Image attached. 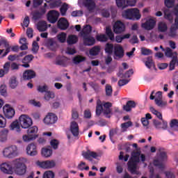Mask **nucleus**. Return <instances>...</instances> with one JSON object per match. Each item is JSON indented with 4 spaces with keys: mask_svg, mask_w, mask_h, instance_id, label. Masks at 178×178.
Listing matches in <instances>:
<instances>
[{
    "mask_svg": "<svg viewBox=\"0 0 178 178\" xmlns=\"http://www.w3.org/2000/svg\"><path fill=\"white\" fill-rule=\"evenodd\" d=\"M92 31V27L87 25L83 31H81V35L83 37V44L86 47H92L95 44V38L90 34Z\"/></svg>",
    "mask_w": 178,
    "mask_h": 178,
    "instance_id": "obj_1",
    "label": "nucleus"
},
{
    "mask_svg": "<svg viewBox=\"0 0 178 178\" xmlns=\"http://www.w3.org/2000/svg\"><path fill=\"white\" fill-rule=\"evenodd\" d=\"M168 159V155L166 152L164 151L163 147H159V153H157V158L153 160V165L159 168L160 170L165 168L164 161Z\"/></svg>",
    "mask_w": 178,
    "mask_h": 178,
    "instance_id": "obj_2",
    "label": "nucleus"
},
{
    "mask_svg": "<svg viewBox=\"0 0 178 178\" xmlns=\"http://www.w3.org/2000/svg\"><path fill=\"white\" fill-rule=\"evenodd\" d=\"M122 15L125 19L130 20H139L141 17L138 8L128 9L123 13Z\"/></svg>",
    "mask_w": 178,
    "mask_h": 178,
    "instance_id": "obj_3",
    "label": "nucleus"
},
{
    "mask_svg": "<svg viewBox=\"0 0 178 178\" xmlns=\"http://www.w3.org/2000/svg\"><path fill=\"white\" fill-rule=\"evenodd\" d=\"M38 131V128L36 126L29 127L27 130L28 135L23 136V140L24 142L29 143L31 140H34L38 138L36 134Z\"/></svg>",
    "mask_w": 178,
    "mask_h": 178,
    "instance_id": "obj_4",
    "label": "nucleus"
},
{
    "mask_svg": "<svg viewBox=\"0 0 178 178\" xmlns=\"http://www.w3.org/2000/svg\"><path fill=\"white\" fill-rule=\"evenodd\" d=\"M14 165L15 172L17 175H23L25 174L26 167L21 158L17 159L14 161Z\"/></svg>",
    "mask_w": 178,
    "mask_h": 178,
    "instance_id": "obj_5",
    "label": "nucleus"
},
{
    "mask_svg": "<svg viewBox=\"0 0 178 178\" xmlns=\"http://www.w3.org/2000/svg\"><path fill=\"white\" fill-rule=\"evenodd\" d=\"M3 155L8 159H13L18 155L17 147L16 145H11L4 148Z\"/></svg>",
    "mask_w": 178,
    "mask_h": 178,
    "instance_id": "obj_6",
    "label": "nucleus"
},
{
    "mask_svg": "<svg viewBox=\"0 0 178 178\" xmlns=\"http://www.w3.org/2000/svg\"><path fill=\"white\" fill-rule=\"evenodd\" d=\"M19 124L22 129H26L31 127L33 124L32 119L27 115H22L19 118Z\"/></svg>",
    "mask_w": 178,
    "mask_h": 178,
    "instance_id": "obj_7",
    "label": "nucleus"
},
{
    "mask_svg": "<svg viewBox=\"0 0 178 178\" xmlns=\"http://www.w3.org/2000/svg\"><path fill=\"white\" fill-rule=\"evenodd\" d=\"M116 4L119 8L125 9L126 8L134 7L136 4V0H115Z\"/></svg>",
    "mask_w": 178,
    "mask_h": 178,
    "instance_id": "obj_8",
    "label": "nucleus"
},
{
    "mask_svg": "<svg viewBox=\"0 0 178 178\" xmlns=\"http://www.w3.org/2000/svg\"><path fill=\"white\" fill-rule=\"evenodd\" d=\"M60 14L55 10H49L47 13V20L50 24H54L58 19Z\"/></svg>",
    "mask_w": 178,
    "mask_h": 178,
    "instance_id": "obj_9",
    "label": "nucleus"
},
{
    "mask_svg": "<svg viewBox=\"0 0 178 178\" xmlns=\"http://www.w3.org/2000/svg\"><path fill=\"white\" fill-rule=\"evenodd\" d=\"M113 31L115 34H122L124 33L126 31L124 23L120 20L115 22L113 26Z\"/></svg>",
    "mask_w": 178,
    "mask_h": 178,
    "instance_id": "obj_10",
    "label": "nucleus"
},
{
    "mask_svg": "<svg viewBox=\"0 0 178 178\" xmlns=\"http://www.w3.org/2000/svg\"><path fill=\"white\" fill-rule=\"evenodd\" d=\"M3 113L6 118L11 119L15 114V109L9 104H6L3 108Z\"/></svg>",
    "mask_w": 178,
    "mask_h": 178,
    "instance_id": "obj_11",
    "label": "nucleus"
},
{
    "mask_svg": "<svg viewBox=\"0 0 178 178\" xmlns=\"http://www.w3.org/2000/svg\"><path fill=\"white\" fill-rule=\"evenodd\" d=\"M0 49H6V51L2 55V57H6L10 52L11 46L7 40L1 38L0 40Z\"/></svg>",
    "mask_w": 178,
    "mask_h": 178,
    "instance_id": "obj_12",
    "label": "nucleus"
},
{
    "mask_svg": "<svg viewBox=\"0 0 178 178\" xmlns=\"http://www.w3.org/2000/svg\"><path fill=\"white\" fill-rule=\"evenodd\" d=\"M37 165L42 168L48 169V168H54L56 165V163H55V161L53 160L51 161L47 160L44 161H38Z\"/></svg>",
    "mask_w": 178,
    "mask_h": 178,
    "instance_id": "obj_13",
    "label": "nucleus"
},
{
    "mask_svg": "<svg viewBox=\"0 0 178 178\" xmlns=\"http://www.w3.org/2000/svg\"><path fill=\"white\" fill-rule=\"evenodd\" d=\"M58 120V117L53 113H49L44 119V124L49 125L55 124Z\"/></svg>",
    "mask_w": 178,
    "mask_h": 178,
    "instance_id": "obj_14",
    "label": "nucleus"
},
{
    "mask_svg": "<svg viewBox=\"0 0 178 178\" xmlns=\"http://www.w3.org/2000/svg\"><path fill=\"white\" fill-rule=\"evenodd\" d=\"M82 5L89 11V13H92L96 8V3L94 0H83Z\"/></svg>",
    "mask_w": 178,
    "mask_h": 178,
    "instance_id": "obj_15",
    "label": "nucleus"
},
{
    "mask_svg": "<svg viewBox=\"0 0 178 178\" xmlns=\"http://www.w3.org/2000/svg\"><path fill=\"white\" fill-rule=\"evenodd\" d=\"M114 58L115 60L121 59L124 56V50L121 45L115 47L114 48Z\"/></svg>",
    "mask_w": 178,
    "mask_h": 178,
    "instance_id": "obj_16",
    "label": "nucleus"
},
{
    "mask_svg": "<svg viewBox=\"0 0 178 178\" xmlns=\"http://www.w3.org/2000/svg\"><path fill=\"white\" fill-rule=\"evenodd\" d=\"M156 25V21L153 19H149L146 20V22L142 24V28L146 31H152L154 29Z\"/></svg>",
    "mask_w": 178,
    "mask_h": 178,
    "instance_id": "obj_17",
    "label": "nucleus"
},
{
    "mask_svg": "<svg viewBox=\"0 0 178 178\" xmlns=\"http://www.w3.org/2000/svg\"><path fill=\"white\" fill-rule=\"evenodd\" d=\"M47 13V10L45 8H41L38 10H35L33 14V19L35 21L39 20L42 18V17L45 15Z\"/></svg>",
    "mask_w": 178,
    "mask_h": 178,
    "instance_id": "obj_18",
    "label": "nucleus"
},
{
    "mask_svg": "<svg viewBox=\"0 0 178 178\" xmlns=\"http://www.w3.org/2000/svg\"><path fill=\"white\" fill-rule=\"evenodd\" d=\"M1 172L5 174L11 175L13 174V167L9 163H3L0 165Z\"/></svg>",
    "mask_w": 178,
    "mask_h": 178,
    "instance_id": "obj_19",
    "label": "nucleus"
},
{
    "mask_svg": "<svg viewBox=\"0 0 178 178\" xmlns=\"http://www.w3.org/2000/svg\"><path fill=\"white\" fill-rule=\"evenodd\" d=\"M69 28V22L65 18H60L58 22V29L61 31H66Z\"/></svg>",
    "mask_w": 178,
    "mask_h": 178,
    "instance_id": "obj_20",
    "label": "nucleus"
},
{
    "mask_svg": "<svg viewBox=\"0 0 178 178\" xmlns=\"http://www.w3.org/2000/svg\"><path fill=\"white\" fill-rule=\"evenodd\" d=\"M83 156L84 159L92 161V158L97 159V158L99 156L98 154L96 152L88 150L86 152H83Z\"/></svg>",
    "mask_w": 178,
    "mask_h": 178,
    "instance_id": "obj_21",
    "label": "nucleus"
},
{
    "mask_svg": "<svg viewBox=\"0 0 178 178\" xmlns=\"http://www.w3.org/2000/svg\"><path fill=\"white\" fill-rule=\"evenodd\" d=\"M26 153L31 156H34L38 154L36 145L34 143L29 144L26 147Z\"/></svg>",
    "mask_w": 178,
    "mask_h": 178,
    "instance_id": "obj_22",
    "label": "nucleus"
},
{
    "mask_svg": "<svg viewBox=\"0 0 178 178\" xmlns=\"http://www.w3.org/2000/svg\"><path fill=\"white\" fill-rule=\"evenodd\" d=\"M36 76L35 72L32 70H27L23 74V79L25 81H29L34 79Z\"/></svg>",
    "mask_w": 178,
    "mask_h": 178,
    "instance_id": "obj_23",
    "label": "nucleus"
},
{
    "mask_svg": "<svg viewBox=\"0 0 178 178\" xmlns=\"http://www.w3.org/2000/svg\"><path fill=\"white\" fill-rule=\"evenodd\" d=\"M70 131L74 137H77L79 134V128L76 122L73 121L70 124Z\"/></svg>",
    "mask_w": 178,
    "mask_h": 178,
    "instance_id": "obj_24",
    "label": "nucleus"
},
{
    "mask_svg": "<svg viewBox=\"0 0 178 178\" xmlns=\"http://www.w3.org/2000/svg\"><path fill=\"white\" fill-rule=\"evenodd\" d=\"M137 106V103L134 100H129L126 105H124L123 109L126 112H131L132 108H135Z\"/></svg>",
    "mask_w": 178,
    "mask_h": 178,
    "instance_id": "obj_25",
    "label": "nucleus"
},
{
    "mask_svg": "<svg viewBox=\"0 0 178 178\" xmlns=\"http://www.w3.org/2000/svg\"><path fill=\"white\" fill-rule=\"evenodd\" d=\"M128 170L132 175H138L137 170V163L129 161L128 162Z\"/></svg>",
    "mask_w": 178,
    "mask_h": 178,
    "instance_id": "obj_26",
    "label": "nucleus"
},
{
    "mask_svg": "<svg viewBox=\"0 0 178 178\" xmlns=\"http://www.w3.org/2000/svg\"><path fill=\"white\" fill-rule=\"evenodd\" d=\"M37 29L39 32H44L48 29V25L45 21H40L37 24Z\"/></svg>",
    "mask_w": 178,
    "mask_h": 178,
    "instance_id": "obj_27",
    "label": "nucleus"
},
{
    "mask_svg": "<svg viewBox=\"0 0 178 178\" xmlns=\"http://www.w3.org/2000/svg\"><path fill=\"white\" fill-rule=\"evenodd\" d=\"M104 112V107L102 101L99 99L97 101V106H96V115L97 116L99 117L101 114Z\"/></svg>",
    "mask_w": 178,
    "mask_h": 178,
    "instance_id": "obj_28",
    "label": "nucleus"
},
{
    "mask_svg": "<svg viewBox=\"0 0 178 178\" xmlns=\"http://www.w3.org/2000/svg\"><path fill=\"white\" fill-rule=\"evenodd\" d=\"M131 158L130 159V161H132L134 163H140V151H134L131 154Z\"/></svg>",
    "mask_w": 178,
    "mask_h": 178,
    "instance_id": "obj_29",
    "label": "nucleus"
},
{
    "mask_svg": "<svg viewBox=\"0 0 178 178\" xmlns=\"http://www.w3.org/2000/svg\"><path fill=\"white\" fill-rule=\"evenodd\" d=\"M143 63H145V65H146V67H147V69L155 67V63L152 59V56H149L146 58V60H143Z\"/></svg>",
    "mask_w": 178,
    "mask_h": 178,
    "instance_id": "obj_30",
    "label": "nucleus"
},
{
    "mask_svg": "<svg viewBox=\"0 0 178 178\" xmlns=\"http://www.w3.org/2000/svg\"><path fill=\"white\" fill-rule=\"evenodd\" d=\"M69 45H73L78 42V37L76 35H70L67 39Z\"/></svg>",
    "mask_w": 178,
    "mask_h": 178,
    "instance_id": "obj_31",
    "label": "nucleus"
},
{
    "mask_svg": "<svg viewBox=\"0 0 178 178\" xmlns=\"http://www.w3.org/2000/svg\"><path fill=\"white\" fill-rule=\"evenodd\" d=\"M101 48L99 46H95L90 49L89 53L92 56H97L99 54Z\"/></svg>",
    "mask_w": 178,
    "mask_h": 178,
    "instance_id": "obj_32",
    "label": "nucleus"
},
{
    "mask_svg": "<svg viewBox=\"0 0 178 178\" xmlns=\"http://www.w3.org/2000/svg\"><path fill=\"white\" fill-rule=\"evenodd\" d=\"M52 154V149L49 148L42 149V155L46 158L50 157Z\"/></svg>",
    "mask_w": 178,
    "mask_h": 178,
    "instance_id": "obj_33",
    "label": "nucleus"
},
{
    "mask_svg": "<svg viewBox=\"0 0 178 178\" xmlns=\"http://www.w3.org/2000/svg\"><path fill=\"white\" fill-rule=\"evenodd\" d=\"M86 60V57H83L82 56L78 55L76 56L74 58H73V63L75 65H78L82 62H84Z\"/></svg>",
    "mask_w": 178,
    "mask_h": 178,
    "instance_id": "obj_34",
    "label": "nucleus"
},
{
    "mask_svg": "<svg viewBox=\"0 0 178 178\" xmlns=\"http://www.w3.org/2000/svg\"><path fill=\"white\" fill-rule=\"evenodd\" d=\"M46 44L49 49L54 51L55 47L56 46V42L54 40V39H48Z\"/></svg>",
    "mask_w": 178,
    "mask_h": 178,
    "instance_id": "obj_35",
    "label": "nucleus"
},
{
    "mask_svg": "<svg viewBox=\"0 0 178 178\" xmlns=\"http://www.w3.org/2000/svg\"><path fill=\"white\" fill-rule=\"evenodd\" d=\"M9 85L10 87L12 89H15L16 87L17 86V78L15 76H13L10 79V81H9Z\"/></svg>",
    "mask_w": 178,
    "mask_h": 178,
    "instance_id": "obj_36",
    "label": "nucleus"
},
{
    "mask_svg": "<svg viewBox=\"0 0 178 178\" xmlns=\"http://www.w3.org/2000/svg\"><path fill=\"white\" fill-rule=\"evenodd\" d=\"M113 44L111 43H106L105 47V52L108 55H111L113 52Z\"/></svg>",
    "mask_w": 178,
    "mask_h": 178,
    "instance_id": "obj_37",
    "label": "nucleus"
},
{
    "mask_svg": "<svg viewBox=\"0 0 178 178\" xmlns=\"http://www.w3.org/2000/svg\"><path fill=\"white\" fill-rule=\"evenodd\" d=\"M57 38L59 42L65 43L66 42L67 33L62 32L57 35Z\"/></svg>",
    "mask_w": 178,
    "mask_h": 178,
    "instance_id": "obj_38",
    "label": "nucleus"
},
{
    "mask_svg": "<svg viewBox=\"0 0 178 178\" xmlns=\"http://www.w3.org/2000/svg\"><path fill=\"white\" fill-rule=\"evenodd\" d=\"M168 30V26L165 22H159V32L160 33H165Z\"/></svg>",
    "mask_w": 178,
    "mask_h": 178,
    "instance_id": "obj_39",
    "label": "nucleus"
},
{
    "mask_svg": "<svg viewBox=\"0 0 178 178\" xmlns=\"http://www.w3.org/2000/svg\"><path fill=\"white\" fill-rule=\"evenodd\" d=\"M8 134V130L6 129H3L0 132V139L2 142H4L6 140L7 136Z\"/></svg>",
    "mask_w": 178,
    "mask_h": 178,
    "instance_id": "obj_40",
    "label": "nucleus"
},
{
    "mask_svg": "<svg viewBox=\"0 0 178 178\" xmlns=\"http://www.w3.org/2000/svg\"><path fill=\"white\" fill-rule=\"evenodd\" d=\"M174 55L177 56V53L176 51L173 52L172 49L170 47L165 49V56L167 58H173Z\"/></svg>",
    "mask_w": 178,
    "mask_h": 178,
    "instance_id": "obj_41",
    "label": "nucleus"
},
{
    "mask_svg": "<svg viewBox=\"0 0 178 178\" xmlns=\"http://www.w3.org/2000/svg\"><path fill=\"white\" fill-rule=\"evenodd\" d=\"M34 59V56L32 54H29L24 56V58L22 59V63H31V61H33Z\"/></svg>",
    "mask_w": 178,
    "mask_h": 178,
    "instance_id": "obj_42",
    "label": "nucleus"
},
{
    "mask_svg": "<svg viewBox=\"0 0 178 178\" xmlns=\"http://www.w3.org/2000/svg\"><path fill=\"white\" fill-rule=\"evenodd\" d=\"M177 56H172V60L170 62V71H172L175 68V64L177 62Z\"/></svg>",
    "mask_w": 178,
    "mask_h": 178,
    "instance_id": "obj_43",
    "label": "nucleus"
},
{
    "mask_svg": "<svg viewBox=\"0 0 178 178\" xmlns=\"http://www.w3.org/2000/svg\"><path fill=\"white\" fill-rule=\"evenodd\" d=\"M96 40L100 42H106L108 41V38L105 34H100L97 35Z\"/></svg>",
    "mask_w": 178,
    "mask_h": 178,
    "instance_id": "obj_44",
    "label": "nucleus"
},
{
    "mask_svg": "<svg viewBox=\"0 0 178 178\" xmlns=\"http://www.w3.org/2000/svg\"><path fill=\"white\" fill-rule=\"evenodd\" d=\"M154 103H156V105H157L159 107H163L167 105V102L163 101L162 99H154Z\"/></svg>",
    "mask_w": 178,
    "mask_h": 178,
    "instance_id": "obj_45",
    "label": "nucleus"
},
{
    "mask_svg": "<svg viewBox=\"0 0 178 178\" xmlns=\"http://www.w3.org/2000/svg\"><path fill=\"white\" fill-rule=\"evenodd\" d=\"M10 130H16L17 132L20 131V127L18 124V122H13L10 126Z\"/></svg>",
    "mask_w": 178,
    "mask_h": 178,
    "instance_id": "obj_46",
    "label": "nucleus"
},
{
    "mask_svg": "<svg viewBox=\"0 0 178 178\" xmlns=\"http://www.w3.org/2000/svg\"><path fill=\"white\" fill-rule=\"evenodd\" d=\"M132 126V122L131 121H128V122H124L121 124V127L122 129V131L123 132H125L127 131V129L128 128H129L130 127Z\"/></svg>",
    "mask_w": 178,
    "mask_h": 178,
    "instance_id": "obj_47",
    "label": "nucleus"
},
{
    "mask_svg": "<svg viewBox=\"0 0 178 178\" xmlns=\"http://www.w3.org/2000/svg\"><path fill=\"white\" fill-rule=\"evenodd\" d=\"M55 97V94L52 91H47L44 95V99L47 101H49L51 99H54Z\"/></svg>",
    "mask_w": 178,
    "mask_h": 178,
    "instance_id": "obj_48",
    "label": "nucleus"
},
{
    "mask_svg": "<svg viewBox=\"0 0 178 178\" xmlns=\"http://www.w3.org/2000/svg\"><path fill=\"white\" fill-rule=\"evenodd\" d=\"M113 94L112 86L109 84L106 85V95L107 97H111Z\"/></svg>",
    "mask_w": 178,
    "mask_h": 178,
    "instance_id": "obj_49",
    "label": "nucleus"
},
{
    "mask_svg": "<svg viewBox=\"0 0 178 178\" xmlns=\"http://www.w3.org/2000/svg\"><path fill=\"white\" fill-rule=\"evenodd\" d=\"M103 113L106 118H111L113 115L112 108H104Z\"/></svg>",
    "mask_w": 178,
    "mask_h": 178,
    "instance_id": "obj_50",
    "label": "nucleus"
},
{
    "mask_svg": "<svg viewBox=\"0 0 178 178\" xmlns=\"http://www.w3.org/2000/svg\"><path fill=\"white\" fill-rule=\"evenodd\" d=\"M164 5L168 8H172L175 5V0H164Z\"/></svg>",
    "mask_w": 178,
    "mask_h": 178,
    "instance_id": "obj_51",
    "label": "nucleus"
},
{
    "mask_svg": "<svg viewBox=\"0 0 178 178\" xmlns=\"http://www.w3.org/2000/svg\"><path fill=\"white\" fill-rule=\"evenodd\" d=\"M72 118L74 120H76L79 118V112L76 108L72 109Z\"/></svg>",
    "mask_w": 178,
    "mask_h": 178,
    "instance_id": "obj_52",
    "label": "nucleus"
},
{
    "mask_svg": "<svg viewBox=\"0 0 178 178\" xmlns=\"http://www.w3.org/2000/svg\"><path fill=\"white\" fill-rule=\"evenodd\" d=\"M140 52L142 53V55L143 56H149L152 54V51L149 49L146 48H142L140 49Z\"/></svg>",
    "mask_w": 178,
    "mask_h": 178,
    "instance_id": "obj_53",
    "label": "nucleus"
},
{
    "mask_svg": "<svg viewBox=\"0 0 178 178\" xmlns=\"http://www.w3.org/2000/svg\"><path fill=\"white\" fill-rule=\"evenodd\" d=\"M49 90V88L47 85H44V86H39L38 87V90L39 92H41V93H44V92H47V90Z\"/></svg>",
    "mask_w": 178,
    "mask_h": 178,
    "instance_id": "obj_54",
    "label": "nucleus"
},
{
    "mask_svg": "<svg viewBox=\"0 0 178 178\" xmlns=\"http://www.w3.org/2000/svg\"><path fill=\"white\" fill-rule=\"evenodd\" d=\"M54 177H55V175L54 172L49 170V171L44 172L43 178H54Z\"/></svg>",
    "mask_w": 178,
    "mask_h": 178,
    "instance_id": "obj_55",
    "label": "nucleus"
},
{
    "mask_svg": "<svg viewBox=\"0 0 178 178\" xmlns=\"http://www.w3.org/2000/svg\"><path fill=\"white\" fill-rule=\"evenodd\" d=\"M50 145L54 149H57L58 147L59 141L57 139H52L50 142Z\"/></svg>",
    "mask_w": 178,
    "mask_h": 178,
    "instance_id": "obj_56",
    "label": "nucleus"
},
{
    "mask_svg": "<svg viewBox=\"0 0 178 178\" xmlns=\"http://www.w3.org/2000/svg\"><path fill=\"white\" fill-rule=\"evenodd\" d=\"M0 93L2 96H7V88L6 85H1L0 87Z\"/></svg>",
    "mask_w": 178,
    "mask_h": 178,
    "instance_id": "obj_57",
    "label": "nucleus"
},
{
    "mask_svg": "<svg viewBox=\"0 0 178 178\" xmlns=\"http://www.w3.org/2000/svg\"><path fill=\"white\" fill-rule=\"evenodd\" d=\"M6 124V118L0 114V128H4Z\"/></svg>",
    "mask_w": 178,
    "mask_h": 178,
    "instance_id": "obj_58",
    "label": "nucleus"
},
{
    "mask_svg": "<svg viewBox=\"0 0 178 178\" xmlns=\"http://www.w3.org/2000/svg\"><path fill=\"white\" fill-rule=\"evenodd\" d=\"M67 10V5L66 3H64L60 8V13L63 17L65 16Z\"/></svg>",
    "mask_w": 178,
    "mask_h": 178,
    "instance_id": "obj_59",
    "label": "nucleus"
},
{
    "mask_svg": "<svg viewBox=\"0 0 178 178\" xmlns=\"http://www.w3.org/2000/svg\"><path fill=\"white\" fill-rule=\"evenodd\" d=\"M61 3L60 1H54L50 3V8L51 9L60 7Z\"/></svg>",
    "mask_w": 178,
    "mask_h": 178,
    "instance_id": "obj_60",
    "label": "nucleus"
},
{
    "mask_svg": "<svg viewBox=\"0 0 178 178\" xmlns=\"http://www.w3.org/2000/svg\"><path fill=\"white\" fill-rule=\"evenodd\" d=\"M170 127L175 128L178 127V120L177 119H172L170 122Z\"/></svg>",
    "mask_w": 178,
    "mask_h": 178,
    "instance_id": "obj_61",
    "label": "nucleus"
},
{
    "mask_svg": "<svg viewBox=\"0 0 178 178\" xmlns=\"http://www.w3.org/2000/svg\"><path fill=\"white\" fill-rule=\"evenodd\" d=\"M102 17L105 18H108L111 16L110 12L107 9H103L102 10Z\"/></svg>",
    "mask_w": 178,
    "mask_h": 178,
    "instance_id": "obj_62",
    "label": "nucleus"
},
{
    "mask_svg": "<svg viewBox=\"0 0 178 178\" xmlns=\"http://www.w3.org/2000/svg\"><path fill=\"white\" fill-rule=\"evenodd\" d=\"M178 29L175 26H172L171 29H170V37H175L176 36V31Z\"/></svg>",
    "mask_w": 178,
    "mask_h": 178,
    "instance_id": "obj_63",
    "label": "nucleus"
},
{
    "mask_svg": "<svg viewBox=\"0 0 178 178\" xmlns=\"http://www.w3.org/2000/svg\"><path fill=\"white\" fill-rule=\"evenodd\" d=\"M10 68V63L6 62L3 65V71L6 72V74H8Z\"/></svg>",
    "mask_w": 178,
    "mask_h": 178,
    "instance_id": "obj_64",
    "label": "nucleus"
}]
</instances>
